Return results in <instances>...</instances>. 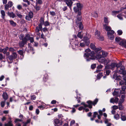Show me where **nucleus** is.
<instances>
[{
  "label": "nucleus",
  "instance_id": "69168bd1",
  "mask_svg": "<svg viewBox=\"0 0 126 126\" xmlns=\"http://www.w3.org/2000/svg\"><path fill=\"white\" fill-rule=\"evenodd\" d=\"M31 18L29 16H26V19L28 20H29Z\"/></svg>",
  "mask_w": 126,
  "mask_h": 126
},
{
  "label": "nucleus",
  "instance_id": "b1692460",
  "mask_svg": "<svg viewBox=\"0 0 126 126\" xmlns=\"http://www.w3.org/2000/svg\"><path fill=\"white\" fill-rule=\"evenodd\" d=\"M121 118L122 121H125L126 120V116L122 114L121 115Z\"/></svg>",
  "mask_w": 126,
  "mask_h": 126
},
{
  "label": "nucleus",
  "instance_id": "c9c22d12",
  "mask_svg": "<svg viewBox=\"0 0 126 126\" xmlns=\"http://www.w3.org/2000/svg\"><path fill=\"white\" fill-rule=\"evenodd\" d=\"M120 12L119 11H112V15H115L116 14H117Z\"/></svg>",
  "mask_w": 126,
  "mask_h": 126
},
{
  "label": "nucleus",
  "instance_id": "338daca9",
  "mask_svg": "<svg viewBox=\"0 0 126 126\" xmlns=\"http://www.w3.org/2000/svg\"><path fill=\"white\" fill-rule=\"evenodd\" d=\"M9 50L12 52H13L15 51V49L13 47H10L9 48Z\"/></svg>",
  "mask_w": 126,
  "mask_h": 126
},
{
  "label": "nucleus",
  "instance_id": "7ed1b4c3",
  "mask_svg": "<svg viewBox=\"0 0 126 126\" xmlns=\"http://www.w3.org/2000/svg\"><path fill=\"white\" fill-rule=\"evenodd\" d=\"M73 9L75 12L78 14L77 16V19L78 20L80 21L81 20V13L80 10V9L77 7H75L73 8Z\"/></svg>",
  "mask_w": 126,
  "mask_h": 126
},
{
  "label": "nucleus",
  "instance_id": "8fccbe9b",
  "mask_svg": "<svg viewBox=\"0 0 126 126\" xmlns=\"http://www.w3.org/2000/svg\"><path fill=\"white\" fill-rule=\"evenodd\" d=\"M98 114V112H94V113L93 117L95 118L96 117V115Z\"/></svg>",
  "mask_w": 126,
  "mask_h": 126
},
{
  "label": "nucleus",
  "instance_id": "e2e57ef3",
  "mask_svg": "<svg viewBox=\"0 0 126 126\" xmlns=\"http://www.w3.org/2000/svg\"><path fill=\"white\" fill-rule=\"evenodd\" d=\"M43 31L44 32H46L48 31V30L47 28L45 27L43 29Z\"/></svg>",
  "mask_w": 126,
  "mask_h": 126
},
{
  "label": "nucleus",
  "instance_id": "052dcab7",
  "mask_svg": "<svg viewBox=\"0 0 126 126\" xmlns=\"http://www.w3.org/2000/svg\"><path fill=\"white\" fill-rule=\"evenodd\" d=\"M126 9V4L125 5V7H122L121 8L120 10H119V11L120 12H121L123 10Z\"/></svg>",
  "mask_w": 126,
  "mask_h": 126
},
{
  "label": "nucleus",
  "instance_id": "f257e3e1",
  "mask_svg": "<svg viewBox=\"0 0 126 126\" xmlns=\"http://www.w3.org/2000/svg\"><path fill=\"white\" fill-rule=\"evenodd\" d=\"M84 57L86 58V60L87 61H90L91 60H95L96 57L95 55V53L93 51H91L90 53H86L84 55Z\"/></svg>",
  "mask_w": 126,
  "mask_h": 126
},
{
  "label": "nucleus",
  "instance_id": "ea45409f",
  "mask_svg": "<svg viewBox=\"0 0 126 126\" xmlns=\"http://www.w3.org/2000/svg\"><path fill=\"white\" fill-rule=\"evenodd\" d=\"M30 17L32 18L33 16V14L32 12H30L29 14V15Z\"/></svg>",
  "mask_w": 126,
  "mask_h": 126
},
{
  "label": "nucleus",
  "instance_id": "13d9d810",
  "mask_svg": "<svg viewBox=\"0 0 126 126\" xmlns=\"http://www.w3.org/2000/svg\"><path fill=\"white\" fill-rule=\"evenodd\" d=\"M121 40V39L119 37H116L115 39L116 41L117 42H119Z\"/></svg>",
  "mask_w": 126,
  "mask_h": 126
},
{
  "label": "nucleus",
  "instance_id": "e433bc0d",
  "mask_svg": "<svg viewBox=\"0 0 126 126\" xmlns=\"http://www.w3.org/2000/svg\"><path fill=\"white\" fill-rule=\"evenodd\" d=\"M117 17L120 20H122L123 18L121 14H119L117 16Z\"/></svg>",
  "mask_w": 126,
  "mask_h": 126
},
{
  "label": "nucleus",
  "instance_id": "5701e85b",
  "mask_svg": "<svg viewBox=\"0 0 126 126\" xmlns=\"http://www.w3.org/2000/svg\"><path fill=\"white\" fill-rule=\"evenodd\" d=\"M105 60L106 59L105 58L102 57L101 58L99 59L98 61L100 63H104Z\"/></svg>",
  "mask_w": 126,
  "mask_h": 126
},
{
  "label": "nucleus",
  "instance_id": "dca6fc26",
  "mask_svg": "<svg viewBox=\"0 0 126 126\" xmlns=\"http://www.w3.org/2000/svg\"><path fill=\"white\" fill-rule=\"evenodd\" d=\"M9 48L8 47H6L5 48L2 49L0 47V52H2L4 54H5L6 53L7 50Z\"/></svg>",
  "mask_w": 126,
  "mask_h": 126
},
{
  "label": "nucleus",
  "instance_id": "0eeeda50",
  "mask_svg": "<svg viewBox=\"0 0 126 126\" xmlns=\"http://www.w3.org/2000/svg\"><path fill=\"white\" fill-rule=\"evenodd\" d=\"M86 36H85L83 37V40L84 42L86 44V46L88 45L90 43V41L89 40V38H90V36L89 35L88 37H87V35Z\"/></svg>",
  "mask_w": 126,
  "mask_h": 126
},
{
  "label": "nucleus",
  "instance_id": "423d86ee",
  "mask_svg": "<svg viewBox=\"0 0 126 126\" xmlns=\"http://www.w3.org/2000/svg\"><path fill=\"white\" fill-rule=\"evenodd\" d=\"M115 67H116V63H111L110 65H106L105 66V68L107 69H110L113 70Z\"/></svg>",
  "mask_w": 126,
  "mask_h": 126
},
{
  "label": "nucleus",
  "instance_id": "cd10ccee",
  "mask_svg": "<svg viewBox=\"0 0 126 126\" xmlns=\"http://www.w3.org/2000/svg\"><path fill=\"white\" fill-rule=\"evenodd\" d=\"M77 36L79 38L81 39L83 37V33L81 32H79L77 35Z\"/></svg>",
  "mask_w": 126,
  "mask_h": 126
},
{
  "label": "nucleus",
  "instance_id": "6e6d98bb",
  "mask_svg": "<svg viewBox=\"0 0 126 126\" xmlns=\"http://www.w3.org/2000/svg\"><path fill=\"white\" fill-rule=\"evenodd\" d=\"M102 56L101 55L99 54H98L96 56V58H98V60L99 59L102 58Z\"/></svg>",
  "mask_w": 126,
  "mask_h": 126
},
{
  "label": "nucleus",
  "instance_id": "79ce46f5",
  "mask_svg": "<svg viewBox=\"0 0 126 126\" xmlns=\"http://www.w3.org/2000/svg\"><path fill=\"white\" fill-rule=\"evenodd\" d=\"M12 55L14 59L16 58L17 57V54L15 52L13 53Z\"/></svg>",
  "mask_w": 126,
  "mask_h": 126
},
{
  "label": "nucleus",
  "instance_id": "9d476101",
  "mask_svg": "<svg viewBox=\"0 0 126 126\" xmlns=\"http://www.w3.org/2000/svg\"><path fill=\"white\" fill-rule=\"evenodd\" d=\"M13 5L12 2L11 1L8 2V4L4 5V9L7 10L8 9V8L11 7Z\"/></svg>",
  "mask_w": 126,
  "mask_h": 126
},
{
  "label": "nucleus",
  "instance_id": "774afa93",
  "mask_svg": "<svg viewBox=\"0 0 126 126\" xmlns=\"http://www.w3.org/2000/svg\"><path fill=\"white\" fill-rule=\"evenodd\" d=\"M8 58H9V59L11 60H12L13 59H14V57H13L12 56V55L9 56L8 57Z\"/></svg>",
  "mask_w": 126,
  "mask_h": 126
},
{
  "label": "nucleus",
  "instance_id": "c85d7f7f",
  "mask_svg": "<svg viewBox=\"0 0 126 126\" xmlns=\"http://www.w3.org/2000/svg\"><path fill=\"white\" fill-rule=\"evenodd\" d=\"M118 108L120 110H123L124 108V106L122 104H118Z\"/></svg>",
  "mask_w": 126,
  "mask_h": 126
},
{
  "label": "nucleus",
  "instance_id": "1a4fd4ad",
  "mask_svg": "<svg viewBox=\"0 0 126 126\" xmlns=\"http://www.w3.org/2000/svg\"><path fill=\"white\" fill-rule=\"evenodd\" d=\"M72 0H65L64 1L67 4V5L71 9V7L73 4V2Z\"/></svg>",
  "mask_w": 126,
  "mask_h": 126
},
{
  "label": "nucleus",
  "instance_id": "6ab92c4d",
  "mask_svg": "<svg viewBox=\"0 0 126 126\" xmlns=\"http://www.w3.org/2000/svg\"><path fill=\"white\" fill-rule=\"evenodd\" d=\"M120 44L121 45H123L126 48V40H123L120 42Z\"/></svg>",
  "mask_w": 126,
  "mask_h": 126
},
{
  "label": "nucleus",
  "instance_id": "f3484780",
  "mask_svg": "<svg viewBox=\"0 0 126 126\" xmlns=\"http://www.w3.org/2000/svg\"><path fill=\"white\" fill-rule=\"evenodd\" d=\"M7 14L9 16L11 17L14 18L16 16L15 14L13 12H8Z\"/></svg>",
  "mask_w": 126,
  "mask_h": 126
},
{
  "label": "nucleus",
  "instance_id": "393cba45",
  "mask_svg": "<svg viewBox=\"0 0 126 126\" xmlns=\"http://www.w3.org/2000/svg\"><path fill=\"white\" fill-rule=\"evenodd\" d=\"M76 4L77 7L78 8L80 9V11L82 7V5L79 3H77Z\"/></svg>",
  "mask_w": 126,
  "mask_h": 126
},
{
  "label": "nucleus",
  "instance_id": "49530a36",
  "mask_svg": "<svg viewBox=\"0 0 126 126\" xmlns=\"http://www.w3.org/2000/svg\"><path fill=\"white\" fill-rule=\"evenodd\" d=\"M110 60H105L104 64H107L110 62Z\"/></svg>",
  "mask_w": 126,
  "mask_h": 126
},
{
  "label": "nucleus",
  "instance_id": "680f3d73",
  "mask_svg": "<svg viewBox=\"0 0 126 126\" xmlns=\"http://www.w3.org/2000/svg\"><path fill=\"white\" fill-rule=\"evenodd\" d=\"M23 1L24 2L27 3L28 5H29L30 4V2L28 0H23Z\"/></svg>",
  "mask_w": 126,
  "mask_h": 126
},
{
  "label": "nucleus",
  "instance_id": "09e8293b",
  "mask_svg": "<svg viewBox=\"0 0 126 126\" xmlns=\"http://www.w3.org/2000/svg\"><path fill=\"white\" fill-rule=\"evenodd\" d=\"M112 108L113 110H116L118 109V107L116 105H114L112 106Z\"/></svg>",
  "mask_w": 126,
  "mask_h": 126
},
{
  "label": "nucleus",
  "instance_id": "473e14b6",
  "mask_svg": "<svg viewBox=\"0 0 126 126\" xmlns=\"http://www.w3.org/2000/svg\"><path fill=\"white\" fill-rule=\"evenodd\" d=\"M19 38L20 40H24V35L23 34H21L19 37Z\"/></svg>",
  "mask_w": 126,
  "mask_h": 126
},
{
  "label": "nucleus",
  "instance_id": "f8f14e48",
  "mask_svg": "<svg viewBox=\"0 0 126 126\" xmlns=\"http://www.w3.org/2000/svg\"><path fill=\"white\" fill-rule=\"evenodd\" d=\"M27 42L24 40H22L19 42L18 43L19 46L20 47H24V45L27 44Z\"/></svg>",
  "mask_w": 126,
  "mask_h": 126
},
{
  "label": "nucleus",
  "instance_id": "bf43d9fd",
  "mask_svg": "<svg viewBox=\"0 0 126 126\" xmlns=\"http://www.w3.org/2000/svg\"><path fill=\"white\" fill-rule=\"evenodd\" d=\"M96 66V64H94L91 65V68L92 69H94L95 68Z\"/></svg>",
  "mask_w": 126,
  "mask_h": 126
},
{
  "label": "nucleus",
  "instance_id": "412c9836",
  "mask_svg": "<svg viewBox=\"0 0 126 126\" xmlns=\"http://www.w3.org/2000/svg\"><path fill=\"white\" fill-rule=\"evenodd\" d=\"M0 13L1 14V17L3 19H4L5 16V11L3 10H0Z\"/></svg>",
  "mask_w": 126,
  "mask_h": 126
},
{
  "label": "nucleus",
  "instance_id": "2eb2a0df",
  "mask_svg": "<svg viewBox=\"0 0 126 126\" xmlns=\"http://www.w3.org/2000/svg\"><path fill=\"white\" fill-rule=\"evenodd\" d=\"M103 66L101 64L98 65L97 67V70L94 72L95 73H97L99 72L101 70V69L102 68Z\"/></svg>",
  "mask_w": 126,
  "mask_h": 126
},
{
  "label": "nucleus",
  "instance_id": "bb28decb",
  "mask_svg": "<svg viewBox=\"0 0 126 126\" xmlns=\"http://www.w3.org/2000/svg\"><path fill=\"white\" fill-rule=\"evenodd\" d=\"M108 53L107 52L102 51V56L103 57H106L107 56Z\"/></svg>",
  "mask_w": 126,
  "mask_h": 126
},
{
  "label": "nucleus",
  "instance_id": "58836bf2",
  "mask_svg": "<svg viewBox=\"0 0 126 126\" xmlns=\"http://www.w3.org/2000/svg\"><path fill=\"white\" fill-rule=\"evenodd\" d=\"M54 122L56 124H57L59 123V120L58 119H56L54 120Z\"/></svg>",
  "mask_w": 126,
  "mask_h": 126
},
{
  "label": "nucleus",
  "instance_id": "ddd939ff",
  "mask_svg": "<svg viewBox=\"0 0 126 126\" xmlns=\"http://www.w3.org/2000/svg\"><path fill=\"white\" fill-rule=\"evenodd\" d=\"M42 31V25L39 24L36 27L35 29V31L37 32H38L40 31Z\"/></svg>",
  "mask_w": 126,
  "mask_h": 126
},
{
  "label": "nucleus",
  "instance_id": "4c0bfd02",
  "mask_svg": "<svg viewBox=\"0 0 126 126\" xmlns=\"http://www.w3.org/2000/svg\"><path fill=\"white\" fill-rule=\"evenodd\" d=\"M104 22L106 24H108L109 21L108 20L107 18L105 17L104 18Z\"/></svg>",
  "mask_w": 126,
  "mask_h": 126
},
{
  "label": "nucleus",
  "instance_id": "de8ad7c7",
  "mask_svg": "<svg viewBox=\"0 0 126 126\" xmlns=\"http://www.w3.org/2000/svg\"><path fill=\"white\" fill-rule=\"evenodd\" d=\"M18 53L21 55H23V51L21 50H20L19 51H18Z\"/></svg>",
  "mask_w": 126,
  "mask_h": 126
},
{
  "label": "nucleus",
  "instance_id": "20e7f679",
  "mask_svg": "<svg viewBox=\"0 0 126 126\" xmlns=\"http://www.w3.org/2000/svg\"><path fill=\"white\" fill-rule=\"evenodd\" d=\"M24 41L27 42L28 40H30L31 43H32L34 42L33 38L31 37L30 34H26L25 36L24 37Z\"/></svg>",
  "mask_w": 126,
  "mask_h": 126
},
{
  "label": "nucleus",
  "instance_id": "6e6552de",
  "mask_svg": "<svg viewBox=\"0 0 126 126\" xmlns=\"http://www.w3.org/2000/svg\"><path fill=\"white\" fill-rule=\"evenodd\" d=\"M100 32L97 31L95 33V37L100 40L102 41L104 40L103 37L100 35Z\"/></svg>",
  "mask_w": 126,
  "mask_h": 126
},
{
  "label": "nucleus",
  "instance_id": "4d7b16f0",
  "mask_svg": "<svg viewBox=\"0 0 126 126\" xmlns=\"http://www.w3.org/2000/svg\"><path fill=\"white\" fill-rule=\"evenodd\" d=\"M44 23V20L43 18H42L40 20V24L42 25V26L43 25Z\"/></svg>",
  "mask_w": 126,
  "mask_h": 126
},
{
  "label": "nucleus",
  "instance_id": "aec40b11",
  "mask_svg": "<svg viewBox=\"0 0 126 126\" xmlns=\"http://www.w3.org/2000/svg\"><path fill=\"white\" fill-rule=\"evenodd\" d=\"M103 26L106 31L108 32L111 30V27L110 26H107L106 24L104 25Z\"/></svg>",
  "mask_w": 126,
  "mask_h": 126
},
{
  "label": "nucleus",
  "instance_id": "0e129e2a",
  "mask_svg": "<svg viewBox=\"0 0 126 126\" xmlns=\"http://www.w3.org/2000/svg\"><path fill=\"white\" fill-rule=\"evenodd\" d=\"M126 94V92L125 91H121V90H120V94Z\"/></svg>",
  "mask_w": 126,
  "mask_h": 126
},
{
  "label": "nucleus",
  "instance_id": "72a5a7b5",
  "mask_svg": "<svg viewBox=\"0 0 126 126\" xmlns=\"http://www.w3.org/2000/svg\"><path fill=\"white\" fill-rule=\"evenodd\" d=\"M114 117L116 119L118 120L120 118V115L118 114H117L114 116Z\"/></svg>",
  "mask_w": 126,
  "mask_h": 126
},
{
  "label": "nucleus",
  "instance_id": "a18cd8bd",
  "mask_svg": "<svg viewBox=\"0 0 126 126\" xmlns=\"http://www.w3.org/2000/svg\"><path fill=\"white\" fill-rule=\"evenodd\" d=\"M117 32L118 33V34L119 35H121L123 33L122 31L121 30H118Z\"/></svg>",
  "mask_w": 126,
  "mask_h": 126
},
{
  "label": "nucleus",
  "instance_id": "3c124183",
  "mask_svg": "<svg viewBox=\"0 0 126 126\" xmlns=\"http://www.w3.org/2000/svg\"><path fill=\"white\" fill-rule=\"evenodd\" d=\"M5 101H2L0 103V105L2 107H3L5 105Z\"/></svg>",
  "mask_w": 126,
  "mask_h": 126
},
{
  "label": "nucleus",
  "instance_id": "a19ab883",
  "mask_svg": "<svg viewBox=\"0 0 126 126\" xmlns=\"http://www.w3.org/2000/svg\"><path fill=\"white\" fill-rule=\"evenodd\" d=\"M122 64V63L121 62H120L118 64L116 63V67L118 68L121 66Z\"/></svg>",
  "mask_w": 126,
  "mask_h": 126
},
{
  "label": "nucleus",
  "instance_id": "603ef678",
  "mask_svg": "<svg viewBox=\"0 0 126 126\" xmlns=\"http://www.w3.org/2000/svg\"><path fill=\"white\" fill-rule=\"evenodd\" d=\"M31 99L32 100H34L36 98V96L35 95H31Z\"/></svg>",
  "mask_w": 126,
  "mask_h": 126
},
{
  "label": "nucleus",
  "instance_id": "2f4dec72",
  "mask_svg": "<svg viewBox=\"0 0 126 126\" xmlns=\"http://www.w3.org/2000/svg\"><path fill=\"white\" fill-rule=\"evenodd\" d=\"M102 76L103 75L102 73L101 72H100L98 74L97 76V78L98 79H99L101 78Z\"/></svg>",
  "mask_w": 126,
  "mask_h": 126
},
{
  "label": "nucleus",
  "instance_id": "4468645a",
  "mask_svg": "<svg viewBox=\"0 0 126 126\" xmlns=\"http://www.w3.org/2000/svg\"><path fill=\"white\" fill-rule=\"evenodd\" d=\"M119 99L117 97H116L115 98H111L110 100V102L111 103H117Z\"/></svg>",
  "mask_w": 126,
  "mask_h": 126
},
{
  "label": "nucleus",
  "instance_id": "5fc2aeb1",
  "mask_svg": "<svg viewBox=\"0 0 126 126\" xmlns=\"http://www.w3.org/2000/svg\"><path fill=\"white\" fill-rule=\"evenodd\" d=\"M124 100L122 99H120V100L119 101L118 104H122L123 103Z\"/></svg>",
  "mask_w": 126,
  "mask_h": 126
},
{
  "label": "nucleus",
  "instance_id": "39448f33",
  "mask_svg": "<svg viewBox=\"0 0 126 126\" xmlns=\"http://www.w3.org/2000/svg\"><path fill=\"white\" fill-rule=\"evenodd\" d=\"M114 32V31L113 30H110L107 32L108 37L111 40H113L114 38V36L113 35Z\"/></svg>",
  "mask_w": 126,
  "mask_h": 126
},
{
  "label": "nucleus",
  "instance_id": "a878e982",
  "mask_svg": "<svg viewBox=\"0 0 126 126\" xmlns=\"http://www.w3.org/2000/svg\"><path fill=\"white\" fill-rule=\"evenodd\" d=\"M86 46V44L83 41H81L80 43V46L81 47H83Z\"/></svg>",
  "mask_w": 126,
  "mask_h": 126
},
{
  "label": "nucleus",
  "instance_id": "9b49d317",
  "mask_svg": "<svg viewBox=\"0 0 126 126\" xmlns=\"http://www.w3.org/2000/svg\"><path fill=\"white\" fill-rule=\"evenodd\" d=\"M120 89H115L114 91V92L113 93V95L114 96H119L120 95Z\"/></svg>",
  "mask_w": 126,
  "mask_h": 126
},
{
  "label": "nucleus",
  "instance_id": "37998d69",
  "mask_svg": "<svg viewBox=\"0 0 126 126\" xmlns=\"http://www.w3.org/2000/svg\"><path fill=\"white\" fill-rule=\"evenodd\" d=\"M79 27L80 29H82L83 28V25L81 22L79 23Z\"/></svg>",
  "mask_w": 126,
  "mask_h": 126
},
{
  "label": "nucleus",
  "instance_id": "4be33fe9",
  "mask_svg": "<svg viewBox=\"0 0 126 126\" xmlns=\"http://www.w3.org/2000/svg\"><path fill=\"white\" fill-rule=\"evenodd\" d=\"M2 96L5 100H6L8 99L7 94L5 92H4L2 94Z\"/></svg>",
  "mask_w": 126,
  "mask_h": 126
},
{
  "label": "nucleus",
  "instance_id": "7c9ffc66",
  "mask_svg": "<svg viewBox=\"0 0 126 126\" xmlns=\"http://www.w3.org/2000/svg\"><path fill=\"white\" fill-rule=\"evenodd\" d=\"M16 14L18 17L20 18H21L22 17V15L21 14V13L17 11H16Z\"/></svg>",
  "mask_w": 126,
  "mask_h": 126
},
{
  "label": "nucleus",
  "instance_id": "a211bd4d",
  "mask_svg": "<svg viewBox=\"0 0 126 126\" xmlns=\"http://www.w3.org/2000/svg\"><path fill=\"white\" fill-rule=\"evenodd\" d=\"M9 119L10 120L7 123L5 124V126H13V124L12 123V121L11 120V118H9Z\"/></svg>",
  "mask_w": 126,
  "mask_h": 126
},
{
  "label": "nucleus",
  "instance_id": "f704fd0d",
  "mask_svg": "<svg viewBox=\"0 0 126 126\" xmlns=\"http://www.w3.org/2000/svg\"><path fill=\"white\" fill-rule=\"evenodd\" d=\"M90 47L91 49L93 50H94L95 49V45L92 43L91 44Z\"/></svg>",
  "mask_w": 126,
  "mask_h": 126
},
{
  "label": "nucleus",
  "instance_id": "f03ea898",
  "mask_svg": "<svg viewBox=\"0 0 126 126\" xmlns=\"http://www.w3.org/2000/svg\"><path fill=\"white\" fill-rule=\"evenodd\" d=\"M98 101V99H96L93 102L90 100L87 101V103L88 104V105L86 104L84 102L81 103V104L83 105L85 108L88 107L89 108L91 109L92 107V105L95 106L97 104Z\"/></svg>",
  "mask_w": 126,
  "mask_h": 126
},
{
  "label": "nucleus",
  "instance_id": "c756f323",
  "mask_svg": "<svg viewBox=\"0 0 126 126\" xmlns=\"http://www.w3.org/2000/svg\"><path fill=\"white\" fill-rule=\"evenodd\" d=\"M10 24L13 27H15L16 26V24L13 20H10L9 21Z\"/></svg>",
  "mask_w": 126,
  "mask_h": 126
},
{
  "label": "nucleus",
  "instance_id": "864d4df0",
  "mask_svg": "<svg viewBox=\"0 0 126 126\" xmlns=\"http://www.w3.org/2000/svg\"><path fill=\"white\" fill-rule=\"evenodd\" d=\"M50 14L52 16H54L56 15V13L54 11H50Z\"/></svg>",
  "mask_w": 126,
  "mask_h": 126
},
{
  "label": "nucleus",
  "instance_id": "c03bdc74",
  "mask_svg": "<svg viewBox=\"0 0 126 126\" xmlns=\"http://www.w3.org/2000/svg\"><path fill=\"white\" fill-rule=\"evenodd\" d=\"M43 24L45 26H47L49 25V24L48 21H46L44 22V23Z\"/></svg>",
  "mask_w": 126,
  "mask_h": 126
}]
</instances>
